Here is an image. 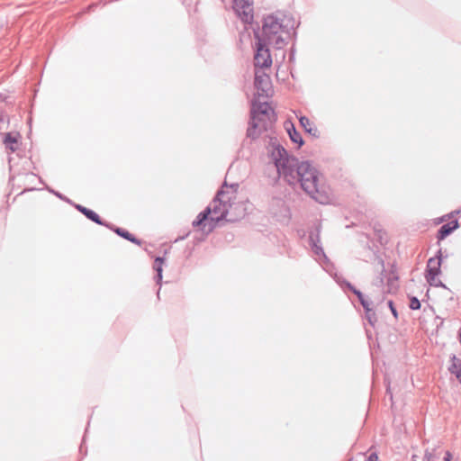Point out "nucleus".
I'll use <instances>...</instances> for the list:
<instances>
[{"mask_svg": "<svg viewBox=\"0 0 461 461\" xmlns=\"http://www.w3.org/2000/svg\"><path fill=\"white\" fill-rule=\"evenodd\" d=\"M229 209H222L219 216H212L211 205L207 206L203 211L198 213L194 220L192 225L194 228H199L204 236L209 235L218 226V223L226 220L227 221H234L233 219H227Z\"/></svg>", "mask_w": 461, "mask_h": 461, "instance_id": "nucleus-2", "label": "nucleus"}, {"mask_svg": "<svg viewBox=\"0 0 461 461\" xmlns=\"http://www.w3.org/2000/svg\"><path fill=\"white\" fill-rule=\"evenodd\" d=\"M459 342L461 344V331L459 332Z\"/></svg>", "mask_w": 461, "mask_h": 461, "instance_id": "nucleus-45", "label": "nucleus"}, {"mask_svg": "<svg viewBox=\"0 0 461 461\" xmlns=\"http://www.w3.org/2000/svg\"><path fill=\"white\" fill-rule=\"evenodd\" d=\"M39 179L41 184H44L43 180L41 177Z\"/></svg>", "mask_w": 461, "mask_h": 461, "instance_id": "nucleus-47", "label": "nucleus"}, {"mask_svg": "<svg viewBox=\"0 0 461 461\" xmlns=\"http://www.w3.org/2000/svg\"><path fill=\"white\" fill-rule=\"evenodd\" d=\"M105 227L107 229L111 230L112 231H113L119 237H121L133 244L140 246L142 243L141 240L138 239L136 236H134L133 234H131L130 231H128L127 230H125L123 228L115 226L114 224H113L111 222H109L108 224H105Z\"/></svg>", "mask_w": 461, "mask_h": 461, "instance_id": "nucleus-14", "label": "nucleus"}, {"mask_svg": "<svg viewBox=\"0 0 461 461\" xmlns=\"http://www.w3.org/2000/svg\"><path fill=\"white\" fill-rule=\"evenodd\" d=\"M386 394L389 395L390 400L392 401L393 400V393L391 392L390 386H387V388H386Z\"/></svg>", "mask_w": 461, "mask_h": 461, "instance_id": "nucleus-37", "label": "nucleus"}, {"mask_svg": "<svg viewBox=\"0 0 461 461\" xmlns=\"http://www.w3.org/2000/svg\"><path fill=\"white\" fill-rule=\"evenodd\" d=\"M447 220H448V219H447V214H445V215L441 216V217L438 219V222H443V221H447Z\"/></svg>", "mask_w": 461, "mask_h": 461, "instance_id": "nucleus-38", "label": "nucleus"}, {"mask_svg": "<svg viewBox=\"0 0 461 461\" xmlns=\"http://www.w3.org/2000/svg\"><path fill=\"white\" fill-rule=\"evenodd\" d=\"M365 312V320L368 322V324L375 328V323L377 322V316H376V312H375V307L370 309V310H366L364 311Z\"/></svg>", "mask_w": 461, "mask_h": 461, "instance_id": "nucleus-24", "label": "nucleus"}, {"mask_svg": "<svg viewBox=\"0 0 461 461\" xmlns=\"http://www.w3.org/2000/svg\"><path fill=\"white\" fill-rule=\"evenodd\" d=\"M460 227V223L457 219L452 220L445 224H442L437 230V245L440 246V242L447 237L451 235L456 230Z\"/></svg>", "mask_w": 461, "mask_h": 461, "instance_id": "nucleus-11", "label": "nucleus"}, {"mask_svg": "<svg viewBox=\"0 0 461 461\" xmlns=\"http://www.w3.org/2000/svg\"><path fill=\"white\" fill-rule=\"evenodd\" d=\"M371 296L373 299L369 298V296H367V295H365L362 292H358V294H357V297L360 304L362 305L364 311L370 310L375 307L374 304L375 303H376V304H379L380 303H382L384 301L383 295L375 296L374 294V293H372Z\"/></svg>", "mask_w": 461, "mask_h": 461, "instance_id": "nucleus-16", "label": "nucleus"}, {"mask_svg": "<svg viewBox=\"0 0 461 461\" xmlns=\"http://www.w3.org/2000/svg\"><path fill=\"white\" fill-rule=\"evenodd\" d=\"M46 189L50 193V194H53L56 197H58L59 199H60L61 201H64L68 203H69L70 205H72L74 207V204H77L76 203H74L72 200H70L68 197H67L66 195H64L63 194L59 193V191H56L54 189H52L51 187L50 186H46Z\"/></svg>", "mask_w": 461, "mask_h": 461, "instance_id": "nucleus-25", "label": "nucleus"}, {"mask_svg": "<svg viewBox=\"0 0 461 461\" xmlns=\"http://www.w3.org/2000/svg\"><path fill=\"white\" fill-rule=\"evenodd\" d=\"M379 264L382 267V270L380 273V276H377L372 283L373 286L377 287L381 290V294L384 297V278L386 277L387 280V286L392 287L393 285V283L396 282L399 277L396 273V267L394 265L392 266L391 274L390 276H386V269L384 267V261L383 258H379Z\"/></svg>", "mask_w": 461, "mask_h": 461, "instance_id": "nucleus-8", "label": "nucleus"}, {"mask_svg": "<svg viewBox=\"0 0 461 461\" xmlns=\"http://www.w3.org/2000/svg\"><path fill=\"white\" fill-rule=\"evenodd\" d=\"M285 128L291 141L297 144L298 148H301L304 144V140L301 133L296 130L294 124L291 121H286L285 122Z\"/></svg>", "mask_w": 461, "mask_h": 461, "instance_id": "nucleus-17", "label": "nucleus"}, {"mask_svg": "<svg viewBox=\"0 0 461 461\" xmlns=\"http://www.w3.org/2000/svg\"><path fill=\"white\" fill-rule=\"evenodd\" d=\"M8 98H9V96H8V95H5V94H0V100H1L2 102L8 103Z\"/></svg>", "mask_w": 461, "mask_h": 461, "instance_id": "nucleus-36", "label": "nucleus"}, {"mask_svg": "<svg viewBox=\"0 0 461 461\" xmlns=\"http://www.w3.org/2000/svg\"><path fill=\"white\" fill-rule=\"evenodd\" d=\"M5 121V115L0 114V122H3Z\"/></svg>", "mask_w": 461, "mask_h": 461, "instance_id": "nucleus-42", "label": "nucleus"}, {"mask_svg": "<svg viewBox=\"0 0 461 461\" xmlns=\"http://www.w3.org/2000/svg\"><path fill=\"white\" fill-rule=\"evenodd\" d=\"M435 449L429 451V449L425 450L424 453V460L423 461H438V456L434 453Z\"/></svg>", "mask_w": 461, "mask_h": 461, "instance_id": "nucleus-28", "label": "nucleus"}, {"mask_svg": "<svg viewBox=\"0 0 461 461\" xmlns=\"http://www.w3.org/2000/svg\"><path fill=\"white\" fill-rule=\"evenodd\" d=\"M366 461H378V456L375 452L371 453Z\"/></svg>", "mask_w": 461, "mask_h": 461, "instance_id": "nucleus-33", "label": "nucleus"}, {"mask_svg": "<svg viewBox=\"0 0 461 461\" xmlns=\"http://www.w3.org/2000/svg\"><path fill=\"white\" fill-rule=\"evenodd\" d=\"M409 307L411 310H413V311L420 310L421 307L420 301L416 296H411Z\"/></svg>", "mask_w": 461, "mask_h": 461, "instance_id": "nucleus-27", "label": "nucleus"}, {"mask_svg": "<svg viewBox=\"0 0 461 461\" xmlns=\"http://www.w3.org/2000/svg\"><path fill=\"white\" fill-rule=\"evenodd\" d=\"M282 21L280 17L275 14H269L263 19L261 37H264L272 42V38L282 32Z\"/></svg>", "mask_w": 461, "mask_h": 461, "instance_id": "nucleus-6", "label": "nucleus"}, {"mask_svg": "<svg viewBox=\"0 0 461 461\" xmlns=\"http://www.w3.org/2000/svg\"><path fill=\"white\" fill-rule=\"evenodd\" d=\"M225 194V191L222 188L219 189L212 200V206H211L212 212L218 213L221 212L222 209L230 207L226 201H223L221 196Z\"/></svg>", "mask_w": 461, "mask_h": 461, "instance_id": "nucleus-19", "label": "nucleus"}, {"mask_svg": "<svg viewBox=\"0 0 461 461\" xmlns=\"http://www.w3.org/2000/svg\"><path fill=\"white\" fill-rule=\"evenodd\" d=\"M300 125L303 128L304 131L313 138H319L320 132L317 127L312 123L310 119L305 115H301L298 117Z\"/></svg>", "mask_w": 461, "mask_h": 461, "instance_id": "nucleus-18", "label": "nucleus"}, {"mask_svg": "<svg viewBox=\"0 0 461 461\" xmlns=\"http://www.w3.org/2000/svg\"><path fill=\"white\" fill-rule=\"evenodd\" d=\"M166 258L165 257L158 256L154 259L153 263V270L155 271L154 280L156 285H158L159 287L157 292L158 299H159L160 294V287L162 285V279H163V265L165 264Z\"/></svg>", "mask_w": 461, "mask_h": 461, "instance_id": "nucleus-13", "label": "nucleus"}, {"mask_svg": "<svg viewBox=\"0 0 461 461\" xmlns=\"http://www.w3.org/2000/svg\"><path fill=\"white\" fill-rule=\"evenodd\" d=\"M294 41H295L294 40ZM294 55H295V47H294V43L293 46L290 49V53H289L290 60H294Z\"/></svg>", "mask_w": 461, "mask_h": 461, "instance_id": "nucleus-34", "label": "nucleus"}, {"mask_svg": "<svg viewBox=\"0 0 461 461\" xmlns=\"http://www.w3.org/2000/svg\"><path fill=\"white\" fill-rule=\"evenodd\" d=\"M321 223H314L309 231L308 243L312 253L316 257V260L326 271H328V267L332 266V263L325 254V251L321 243Z\"/></svg>", "mask_w": 461, "mask_h": 461, "instance_id": "nucleus-4", "label": "nucleus"}, {"mask_svg": "<svg viewBox=\"0 0 461 461\" xmlns=\"http://www.w3.org/2000/svg\"><path fill=\"white\" fill-rule=\"evenodd\" d=\"M87 429H88V428L86 427V429H85V435H84V437H83L82 443H84V442H85V439H86V433L87 432ZM82 449H83V444H81V446H80V451H82Z\"/></svg>", "mask_w": 461, "mask_h": 461, "instance_id": "nucleus-39", "label": "nucleus"}, {"mask_svg": "<svg viewBox=\"0 0 461 461\" xmlns=\"http://www.w3.org/2000/svg\"><path fill=\"white\" fill-rule=\"evenodd\" d=\"M260 115L267 116L269 120H276V114L268 102H259L254 98L251 102L250 119L261 121Z\"/></svg>", "mask_w": 461, "mask_h": 461, "instance_id": "nucleus-7", "label": "nucleus"}, {"mask_svg": "<svg viewBox=\"0 0 461 461\" xmlns=\"http://www.w3.org/2000/svg\"><path fill=\"white\" fill-rule=\"evenodd\" d=\"M34 190H36V189H35V188H28V189H24V190H23V192H21L20 194H23V193H24V192H26V191H34Z\"/></svg>", "mask_w": 461, "mask_h": 461, "instance_id": "nucleus-41", "label": "nucleus"}, {"mask_svg": "<svg viewBox=\"0 0 461 461\" xmlns=\"http://www.w3.org/2000/svg\"><path fill=\"white\" fill-rule=\"evenodd\" d=\"M233 2V8L238 14L239 17L241 19V21L244 23H248L250 25H253L254 22V16H253V10L250 7L252 5V2L250 0H232ZM257 27L256 26H252Z\"/></svg>", "mask_w": 461, "mask_h": 461, "instance_id": "nucleus-9", "label": "nucleus"}, {"mask_svg": "<svg viewBox=\"0 0 461 461\" xmlns=\"http://www.w3.org/2000/svg\"><path fill=\"white\" fill-rule=\"evenodd\" d=\"M19 132H6L4 134L3 142L5 148L11 151H15L17 147L15 146L18 143V140L20 138Z\"/></svg>", "mask_w": 461, "mask_h": 461, "instance_id": "nucleus-20", "label": "nucleus"}, {"mask_svg": "<svg viewBox=\"0 0 461 461\" xmlns=\"http://www.w3.org/2000/svg\"><path fill=\"white\" fill-rule=\"evenodd\" d=\"M254 86L258 89V91L261 92V94L258 93V95H266L267 96V90L269 89L270 86V77L265 72H260L256 69L255 71V78H254Z\"/></svg>", "mask_w": 461, "mask_h": 461, "instance_id": "nucleus-12", "label": "nucleus"}, {"mask_svg": "<svg viewBox=\"0 0 461 461\" xmlns=\"http://www.w3.org/2000/svg\"><path fill=\"white\" fill-rule=\"evenodd\" d=\"M74 208L77 210L79 212H81L86 219L89 221L95 222V224L104 226L105 224H108L109 222L106 221H104L98 213H96L92 209H89L87 207H85L79 203L74 204Z\"/></svg>", "mask_w": 461, "mask_h": 461, "instance_id": "nucleus-15", "label": "nucleus"}, {"mask_svg": "<svg viewBox=\"0 0 461 461\" xmlns=\"http://www.w3.org/2000/svg\"><path fill=\"white\" fill-rule=\"evenodd\" d=\"M253 34L256 40V51L254 55L255 67L260 68H268L272 65V57L268 45L271 44L269 41L260 36L259 24L253 27Z\"/></svg>", "mask_w": 461, "mask_h": 461, "instance_id": "nucleus-3", "label": "nucleus"}, {"mask_svg": "<svg viewBox=\"0 0 461 461\" xmlns=\"http://www.w3.org/2000/svg\"><path fill=\"white\" fill-rule=\"evenodd\" d=\"M460 226H461V223H460Z\"/></svg>", "mask_w": 461, "mask_h": 461, "instance_id": "nucleus-50", "label": "nucleus"}, {"mask_svg": "<svg viewBox=\"0 0 461 461\" xmlns=\"http://www.w3.org/2000/svg\"><path fill=\"white\" fill-rule=\"evenodd\" d=\"M185 236H183V237H180V238H179V240H185ZM177 240H178V239H177L176 241H177Z\"/></svg>", "mask_w": 461, "mask_h": 461, "instance_id": "nucleus-44", "label": "nucleus"}, {"mask_svg": "<svg viewBox=\"0 0 461 461\" xmlns=\"http://www.w3.org/2000/svg\"><path fill=\"white\" fill-rule=\"evenodd\" d=\"M428 284L430 285V286H435V287H441V288H444V289H447V286L441 281L439 280L438 277L434 278V281H427Z\"/></svg>", "mask_w": 461, "mask_h": 461, "instance_id": "nucleus-29", "label": "nucleus"}, {"mask_svg": "<svg viewBox=\"0 0 461 461\" xmlns=\"http://www.w3.org/2000/svg\"><path fill=\"white\" fill-rule=\"evenodd\" d=\"M387 305H388V308L390 309L393 316L395 318V319H398V312H397V309L394 305V303L393 300H388L387 301Z\"/></svg>", "mask_w": 461, "mask_h": 461, "instance_id": "nucleus-30", "label": "nucleus"}, {"mask_svg": "<svg viewBox=\"0 0 461 461\" xmlns=\"http://www.w3.org/2000/svg\"><path fill=\"white\" fill-rule=\"evenodd\" d=\"M276 49H282L285 45L287 44L285 40L281 35H276L272 38V42Z\"/></svg>", "mask_w": 461, "mask_h": 461, "instance_id": "nucleus-26", "label": "nucleus"}, {"mask_svg": "<svg viewBox=\"0 0 461 461\" xmlns=\"http://www.w3.org/2000/svg\"><path fill=\"white\" fill-rule=\"evenodd\" d=\"M447 258V255L446 254L445 256H443L442 249L439 248L436 252L435 256L429 258L425 269L426 281H434V278L441 275V265L443 259Z\"/></svg>", "mask_w": 461, "mask_h": 461, "instance_id": "nucleus-5", "label": "nucleus"}, {"mask_svg": "<svg viewBox=\"0 0 461 461\" xmlns=\"http://www.w3.org/2000/svg\"><path fill=\"white\" fill-rule=\"evenodd\" d=\"M167 253V249H165L164 250V255H166Z\"/></svg>", "mask_w": 461, "mask_h": 461, "instance_id": "nucleus-48", "label": "nucleus"}, {"mask_svg": "<svg viewBox=\"0 0 461 461\" xmlns=\"http://www.w3.org/2000/svg\"><path fill=\"white\" fill-rule=\"evenodd\" d=\"M436 319L440 320V323L437 325V328L438 329V328H440V327H442V326H443L444 320H443V319H441V318H439L438 316H437V317H436Z\"/></svg>", "mask_w": 461, "mask_h": 461, "instance_id": "nucleus-40", "label": "nucleus"}, {"mask_svg": "<svg viewBox=\"0 0 461 461\" xmlns=\"http://www.w3.org/2000/svg\"><path fill=\"white\" fill-rule=\"evenodd\" d=\"M270 146V157L276 167L278 177L282 175L289 184L298 181L302 189L321 204L330 203V192L320 183L321 174L311 161L300 162L296 157L290 155L276 139H271Z\"/></svg>", "mask_w": 461, "mask_h": 461, "instance_id": "nucleus-1", "label": "nucleus"}, {"mask_svg": "<svg viewBox=\"0 0 461 461\" xmlns=\"http://www.w3.org/2000/svg\"><path fill=\"white\" fill-rule=\"evenodd\" d=\"M3 26V23L0 22V31L2 30Z\"/></svg>", "mask_w": 461, "mask_h": 461, "instance_id": "nucleus-46", "label": "nucleus"}, {"mask_svg": "<svg viewBox=\"0 0 461 461\" xmlns=\"http://www.w3.org/2000/svg\"><path fill=\"white\" fill-rule=\"evenodd\" d=\"M348 461H353V458L348 459Z\"/></svg>", "mask_w": 461, "mask_h": 461, "instance_id": "nucleus-49", "label": "nucleus"}, {"mask_svg": "<svg viewBox=\"0 0 461 461\" xmlns=\"http://www.w3.org/2000/svg\"><path fill=\"white\" fill-rule=\"evenodd\" d=\"M338 285L340 286V288L346 292L347 290L350 291L352 294H354L357 296V294L358 292H361L359 289H357L355 285H353L349 281L344 279V278H338L337 279Z\"/></svg>", "mask_w": 461, "mask_h": 461, "instance_id": "nucleus-23", "label": "nucleus"}, {"mask_svg": "<svg viewBox=\"0 0 461 461\" xmlns=\"http://www.w3.org/2000/svg\"><path fill=\"white\" fill-rule=\"evenodd\" d=\"M450 366L448 371L454 375L456 378L461 383V359L458 358L455 354L450 356Z\"/></svg>", "mask_w": 461, "mask_h": 461, "instance_id": "nucleus-21", "label": "nucleus"}, {"mask_svg": "<svg viewBox=\"0 0 461 461\" xmlns=\"http://www.w3.org/2000/svg\"><path fill=\"white\" fill-rule=\"evenodd\" d=\"M239 184L238 183H232L230 184V185L227 184V182L225 181L221 186V188L223 189L224 187H230L231 189H233L234 193H237L238 192V189H239Z\"/></svg>", "mask_w": 461, "mask_h": 461, "instance_id": "nucleus-31", "label": "nucleus"}, {"mask_svg": "<svg viewBox=\"0 0 461 461\" xmlns=\"http://www.w3.org/2000/svg\"><path fill=\"white\" fill-rule=\"evenodd\" d=\"M280 21H282V32L286 33L289 38H294L295 41L297 36L295 30L299 27L300 22H296L290 14H284Z\"/></svg>", "mask_w": 461, "mask_h": 461, "instance_id": "nucleus-10", "label": "nucleus"}, {"mask_svg": "<svg viewBox=\"0 0 461 461\" xmlns=\"http://www.w3.org/2000/svg\"><path fill=\"white\" fill-rule=\"evenodd\" d=\"M443 461H452V455L449 451H447L445 453V456L443 458Z\"/></svg>", "mask_w": 461, "mask_h": 461, "instance_id": "nucleus-35", "label": "nucleus"}, {"mask_svg": "<svg viewBox=\"0 0 461 461\" xmlns=\"http://www.w3.org/2000/svg\"><path fill=\"white\" fill-rule=\"evenodd\" d=\"M366 332L367 337H370V335H369V330H366Z\"/></svg>", "mask_w": 461, "mask_h": 461, "instance_id": "nucleus-43", "label": "nucleus"}, {"mask_svg": "<svg viewBox=\"0 0 461 461\" xmlns=\"http://www.w3.org/2000/svg\"><path fill=\"white\" fill-rule=\"evenodd\" d=\"M460 213H461V208L451 211L450 212L447 213V219H452Z\"/></svg>", "mask_w": 461, "mask_h": 461, "instance_id": "nucleus-32", "label": "nucleus"}, {"mask_svg": "<svg viewBox=\"0 0 461 461\" xmlns=\"http://www.w3.org/2000/svg\"><path fill=\"white\" fill-rule=\"evenodd\" d=\"M260 134L261 130L259 129V122L255 119H249V127L246 132L247 137L251 140H257Z\"/></svg>", "mask_w": 461, "mask_h": 461, "instance_id": "nucleus-22", "label": "nucleus"}]
</instances>
